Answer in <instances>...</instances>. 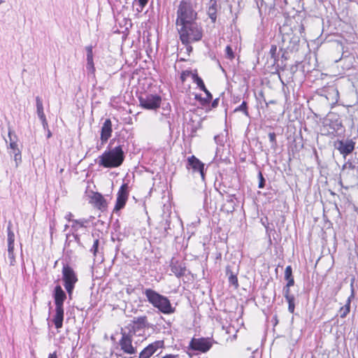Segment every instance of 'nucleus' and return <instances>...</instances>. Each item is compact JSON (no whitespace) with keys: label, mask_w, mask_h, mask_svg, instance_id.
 Segmentation results:
<instances>
[{"label":"nucleus","mask_w":358,"mask_h":358,"mask_svg":"<svg viewBox=\"0 0 358 358\" xmlns=\"http://www.w3.org/2000/svg\"><path fill=\"white\" fill-rule=\"evenodd\" d=\"M143 294L146 296L148 302L161 313L169 315L175 312L176 308L172 306L166 296L150 288L144 289Z\"/></svg>","instance_id":"nucleus-1"},{"label":"nucleus","mask_w":358,"mask_h":358,"mask_svg":"<svg viewBox=\"0 0 358 358\" xmlns=\"http://www.w3.org/2000/svg\"><path fill=\"white\" fill-rule=\"evenodd\" d=\"M124 159V154L121 145L106 150L99 157L98 164L105 168H115L120 166Z\"/></svg>","instance_id":"nucleus-2"},{"label":"nucleus","mask_w":358,"mask_h":358,"mask_svg":"<svg viewBox=\"0 0 358 358\" xmlns=\"http://www.w3.org/2000/svg\"><path fill=\"white\" fill-rule=\"evenodd\" d=\"M176 26L195 22L197 13L191 0H182L177 9Z\"/></svg>","instance_id":"nucleus-3"},{"label":"nucleus","mask_w":358,"mask_h":358,"mask_svg":"<svg viewBox=\"0 0 358 358\" xmlns=\"http://www.w3.org/2000/svg\"><path fill=\"white\" fill-rule=\"evenodd\" d=\"M177 27L182 44H190L192 42L200 41L202 38L201 29L196 22Z\"/></svg>","instance_id":"nucleus-4"},{"label":"nucleus","mask_w":358,"mask_h":358,"mask_svg":"<svg viewBox=\"0 0 358 358\" xmlns=\"http://www.w3.org/2000/svg\"><path fill=\"white\" fill-rule=\"evenodd\" d=\"M358 182V166L352 163L345 164L341 173V180L339 184L342 187L348 189L349 186L357 183Z\"/></svg>","instance_id":"nucleus-5"},{"label":"nucleus","mask_w":358,"mask_h":358,"mask_svg":"<svg viewBox=\"0 0 358 358\" xmlns=\"http://www.w3.org/2000/svg\"><path fill=\"white\" fill-rule=\"evenodd\" d=\"M121 338L117 344L120 350L126 355H136L137 354L138 341H134V336L126 332L123 329L120 331Z\"/></svg>","instance_id":"nucleus-6"},{"label":"nucleus","mask_w":358,"mask_h":358,"mask_svg":"<svg viewBox=\"0 0 358 358\" xmlns=\"http://www.w3.org/2000/svg\"><path fill=\"white\" fill-rule=\"evenodd\" d=\"M150 327V324L148 322L146 316H141L134 317L133 320L128 324L123 330L133 336H143L145 329Z\"/></svg>","instance_id":"nucleus-7"},{"label":"nucleus","mask_w":358,"mask_h":358,"mask_svg":"<svg viewBox=\"0 0 358 358\" xmlns=\"http://www.w3.org/2000/svg\"><path fill=\"white\" fill-rule=\"evenodd\" d=\"M62 278L64 282V287L71 298L78 278L73 268L67 264L63 266Z\"/></svg>","instance_id":"nucleus-8"},{"label":"nucleus","mask_w":358,"mask_h":358,"mask_svg":"<svg viewBox=\"0 0 358 358\" xmlns=\"http://www.w3.org/2000/svg\"><path fill=\"white\" fill-rule=\"evenodd\" d=\"M161 96L157 94H145L139 97L141 106L148 110H155L160 106Z\"/></svg>","instance_id":"nucleus-9"},{"label":"nucleus","mask_w":358,"mask_h":358,"mask_svg":"<svg viewBox=\"0 0 358 358\" xmlns=\"http://www.w3.org/2000/svg\"><path fill=\"white\" fill-rule=\"evenodd\" d=\"M335 148L343 157H346L355 150V142L352 139L338 141L335 143Z\"/></svg>","instance_id":"nucleus-10"},{"label":"nucleus","mask_w":358,"mask_h":358,"mask_svg":"<svg viewBox=\"0 0 358 358\" xmlns=\"http://www.w3.org/2000/svg\"><path fill=\"white\" fill-rule=\"evenodd\" d=\"M128 189L129 186L127 183L122 184L120 187L117 195L116 204L114 208L115 211H118L124 207L129 196Z\"/></svg>","instance_id":"nucleus-11"},{"label":"nucleus","mask_w":358,"mask_h":358,"mask_svg":"<svg viewBox=\"0 0 358 358\" xmlns=\"http://www.w3.org/2000/svg\"><path fill=\"white\" fill-rule=\"evenodd\" d=\"M189 345L194 350L206 352L211 348L212 343L209 338H192Z\"/></svg>","instance_id":"nucleus-12"},{"label":"nucleus","mask_w":358,"mask_h":358,"mask_svg":"<svg viewBox=\"0 0 358 358\" xmlns=\"http://www.w3.org/2000/svg\"><path fill=\"white\" fill-rule=\"evenodd\" d=\"M187 169H192L194 172L199 173L202 180H204V164L202 163L195 156L192 155L191 157H188Z\"/></svg>","instance_id":"nucleus-13"},{"label":"nucleus","mask_w":358,"mask_h":358,"mask_svg":"<svg viewBox=\"0 0 358 358\" xmlns=\"http://www.w3.org/2000/svg\"><path fill=\"white\" fill-rule=\"evenodd\" d=\"M113 129L112 123L110 119H106L103 122L101 130V145L106 143L111 136Z\"/></svg>","instance_id":"nucleus-14"},{"label":"nucleus","mask_w":358,"mask_h":358,"mask_svg":"<svg viewBox=\"0 0 358 358\" xmlns=\"http://www.w3.org/2000/svg\"><path fill=\"white\" fill-rule=\"evenodd\" d=\"M53 296L55 307L63 308L64 301L66 299V294L60 285H57L55 287Z\"/></svg>","instance_id":"nucleus-15"},{"label":"nucleus","mask_w":358,"mask_h":358,"mask_svg":"<svg viewBox=\"0 0 358 358\" xmlns=\"http://www.w3.org/2000/svg\"><path fill=\"white\" fill-rule=\"evenodd\" d=\"M161 341H156L145 348L139 354V358H150L161 346Z\"/></svg>","instance_id":"nucleus-16"},{"label":"nucleus","mask_w":358,"mask_h":358,"mask_svg":"<svg viewBox=\"0 0 358 358\" xmlns=\"http://www.w3.org/2000/svg\"><path fill=\"white\" fill-rule=\"evenodd\" d=\"M282 294L288 303V310L291 313H294L295 309V296L291 293L290 287H284Z\"/></svg>","instance_id":"nucleus-17"},{"label":"nucleus","mask_w":358,"mask_h":358,"mask_svg":"<svg viewBox=\"0 0 358 358\" xmlns=\"http://www.w3.org/2000/svg\"><path fill=\"white\" fill-rule=\"evenodd\" d=\"M91 203L94 205L95 207L100 210H105L107 207L106 200L103 198L102 194L98 192L93 193L91 197Z\"/></svg>","instance_id":"nucleus-18"},{"label":"nucleus","mask_w":358,"mask_h":358,"mask_svg":"<svg viewBox=\"0 0 358 358\" xmlns=\"http://www.w3.org/2000/svg\"><path fill=\"white\" fill-rule=\"evenodd\" d=\"M64 320V308L55 307V315L52 319V322L56 329H60L62 327Z\"/></svg>","instance_id":"nucleus-19"},{"label":"nucleus","mask_w":358,"mask_h":358,"mask_svg":"<svg viewBox=\"0 0 358 358\" xmlns=\"http://www.w3.org/2000/svg\"><path fill=\"white\" fill-rule=\"evenodd\" d=\"M219 5L216 0H210L209 2V6L207 9V14L212 22H215L217 19V12L218 10Z\"/></svg>","instance_id":"nucleus-20"},{"label":"nucleus","mask_w":358,"mask_h":358,"mask_svg":"<svg viewBox=\"0 0 358 358\" xmlns=\"http://www.w3.org/2000/svg\"><path fill=\"white\" fill-rule=\"evenodd\" d=\"M9 148L10 149V155H13L15 166H17L22 161V155L17 142L9 143Z\"/></svg>","instance_id":"nucleus-21"},{"label":"nucleus","mask_w":358,"mask_h":358,"mask_svg":"<svg viewBox=\"0 0 358 358\" xmlns=\"http://www.w3.org/2000/svg\"><path fill=\"white\" fill-rule=\"evenodd\" d=\"M351 286L352 287V283L351 284ZM353 298H354V289L352 287V293H351L350 296L348 298L345 304L343 306H342L338 311L339 314H340V317L341 318H345L347 316V315L350 313V303H351L352 299H353Z\"/></svg>","instance_id":"nucleus-22"},{"label":"nucleus","mask_w":358,"mask_h":358,"mask_svg":"<svg viewBox=\"0 0 358 358\" xmlns=\"http://www.w3.org/2000/svg\"><path fill=\"white\" fill-rule=\"evenodd\" d=\"M171 270L172 273L178 278H180L185 275V267L178 263L172 262L171 264Z\"/></svg>","instance_id":"nucleus-23"},{"label":"nucleus","mask_w":358,"mask_h":358,"mask_svg":"<svg viewBox=\"0 0 358 358\" xmlns=\"http://www.w3.org/2000/svg\"><path fill=\"white\" fill-rule=\"evenodd\" d=\"M188 73H191V76L194 82L197 85L201 90H206V87L203 80L199 76H198L196 71L195 72H188Z\"/></svg>","instance_id":"nucleus-24"},{"label":"nucleus","mask_w":358,"mask_h":358,"mask_svg":"<svg viewBox=\"0 0 358 358\" xmlns=\"http://www.w3.org/2000/svg\"><path fill=\"white\" fill-rule=\"evenodd\" d=\"M36 113L38 117L39 118L45 117V113L43 111V105L41 99L39 96H36Z\"/></svg>","instance_id":"nucleus-25"},{"label":"nucleus","mask_w":358,"mask_h":358,"mask_svg":"<svg viewBox=\"0 0 358 358\" xmlns=\"http://www.w3.org/2000/svg\"><path fill=\"white\" fill-rule=\"evenodd\" d=\"M71 228L73 231H77L80 228L85 227L87 220L85 219L73 220H72Z\"/></svg>","instance_id":"nucleus-26"},{"label":"nucleus","mask_w":358,"mask_h":358,"mask_svg":"<svg viewBox=\"0 0 358 358\" xmlns=\"http://www.w3.org/2000/svg\"><path fill=\"white\" fill-rule=\"evenodd\" d=\"M227 275L229 276V282L230 284L234 285L236 287H238V278L235 274L229 269V267L227 268Z\"/></svg>","instance_id":"nucleus-27"},{"label":"nucleus","mask_w":358,"mask_h":358,"mask_svg":"<svg viewBox=\"0 0 358 358\" xmlns=\"http://www.w3.org/2000/svg\"><path fill=\"white\" fill-rule=\"evenodd\" d=\"M11 223L9 222L8 227H7V231H8V238L7 241L8 244H14L15 241V234L13 231L11 230Z\"/></svg>","instance_id":"nucleus-28"},{"label":"nucleus","mask_w":358,"mask_h":358,"mask_svg":"<svg viewBox=\"0 0 358 358\" xmlns=\"http://www.w3.org/2000/svg\"><path fill=\"white\" fill-rule=\"evenodd\" d=\"M239 111L243 112L246 116H249L247 103L245 101H243L242 103L234 110V113Z\"/></svg>","instance_id":"nucleus-29"},{"label":"nucleus","mask_w":358,"mask_h":358,"mask_svg":"<svg viewBox=\"0 0 358 358\" xmlns=\"http://www.w3.org/2000/svg\"><path fill=\"white\" fill-rule=\"evenodd\" d=\"M148 2V0H134L133 4L134 5L136 3H138V7L136 8V10L138 13H141L143 11Z\"/></svg>","instance_id":"nucleus-30"},{"label":"nucleus","mask_w":358,"mask_h":358,"mask_svg":"<svg viewBox=\"0 0 358 358\" xmlns=\"http://www.w3.org/2000/svg\"><path fill=\"white\" fill-rule=\"evenodd\" d=\"M86 69L88 74L94 75L95 72V67L94 64V62H87Z\"/></svg>","instance_id":"nucleus-31"},{"label":"nucleus","mask_w":358,"mask_h":358,"mask_svg":"<svg viewBox=\"0 0 358 358\" xmlns=\"http://www.w3.org/2000/svg\"><path fill=\"white\" fill-rule=\"evenodd\" d=\"M269 54L271 55V57L273 59L274 62L278 60L277 56V46L275 45H272L269 51Z\"/></svg>","instance_id":"nucleus-32"},{"label":"nucleus","mask_w":358,"mask_h":358,"mask_svg":"<svg viewBox=\"0 0 358 358\" xmlns=\"http://www.w3.org/2000/svg\"><path fill=\"white\" fill-rule=\"evenodd\" d=\"M93 47L92 45L87 46L85 48L87 52V62L93 61Z\"/></svg>","instance_id":"nucleus-33"},{"label":"nucleus","mask_w":358,"mask_h":358,"mask_svg":"<svg viewBox=\"0 0 358 358\" xmlns=\"http://www.w3.org/2000/svg\"><path fill=\"white\" fill-rule=\"evenodd\" d=\"M99 245V239L94 240L93 245H92V248L90 249V252L93 253L94 257L96 256V254L98 252Z\"/></svg>","instance_id":"nucleus-34"},{"label":"nucleus","mask_w":358,"mask_h":358,"mask_svg":"<svg viewBox=\"0 0 358 358\" xmlns=\"http://www.w3.org/2000/svg\"><path fill=\"white\" fill-rule=\"evenodd\" d=\"M268 138L270 142L272 143V148H275L277 146L276 135L274 132H270L268 134Z\"/></svg>","instance_id":"nucleus-35"},{"label":"nucleus","mask_w":358,"mask_h":358,"mask_svg":"<svg viewBox=\"0 0 358 358\" xmlns=\"http://www.w3.org/2000/svg\"><path fill=\"white\" fill-rule=\"evenodd\" d=\"M292 268L291 266H287L285 271V279L289 280L290 278H292Z\"/></svg>","instance_id":"nucleus-36"},{"label":"nucleus","mask_w":358,"mask_h":358,"mask_svg":"<svg viewBox=\"0 0 358 358\" xmlns=\"http://www.w3.org/2000/svg\"><path fill=\"white\" fill-rule=\"evenodd\" d=\"M203 92L206 94V97L203 98L202 99V101H203V103H208L212 99L213 96H212L211 93L207 89H206V90H203Z\"/></svg>","instance_id":"nucleus-37"},{"label":"nucleus","mask_w":358,"mask_h":358,"mask_svg":"<svg viewBox=\"0 0 358 358\" xmlns=\"http://www.w3.org/2000/svg\"><path fill=\"white\" fill-rule=\"evenodd\" d=\"M258 177H259V180L258 187L260 189L264 188L265 186V179H264L262 172L259 173Z\"/></svg>","instance_id":"nucleus-38"},{"label":"nucleus","mask_w":358,"mask_h":358,"mask_svg":"<svg viewBox=\"0 0 358 358\" xmlns=\"http://www.w3.org/2000/svg\"><path fill=\"white\" fill-rule=\"evenodd\" d=\"M8 259L10 265L14 266L15 264V257L14 255V252L8 253Z\"/></svg>","instance_id":"nucleus-39"},{"label":"nucleus","mask_w":358,"mask_h":358,"mask_svg":"<svg viewBox=\"0 0 358 358\" xmlns=\"http://www.w3.org/2000/svg\"><path fill=\"white\" fill-rule=\"evenodd\" d=\"M225 51L226 55L229 59H232L234 57L233 50L229 45L227 46Z\"/></svg>","instance_id":"nucleus-40"},{"label":"nucleus","mask_w":358,"mask_h":358,"mask_svg":"<svg viewBox=\"0 0 358 358\" xmlns=\"http://www.w3.org/2000/svg\"><path fill=\"white\" fill-rule=\"evenodd\" d=\"M8 138L9 143L17 142V139L16 135L11 130L8 131Z\"/></svg>","instance_id":"nucleus-41"},{"label":"nucleus","mask_w":358,"mask_h":358,"mask_svg":"<svg viewBox=\"0 0 358 358\" xmlns=\"http://www.w3.org/2000/svg\"><path fill=\"white\" fill-rule=\"evenodd\" d=\"M39 119L41 120V121L42 122V125H43V129H46L48 128V122H47L45 116L43 117H41Z\"/></svg>","instance_id":"nucleus-42"},{"label":"nucleus","mask_w":358,"mask_h":358,"mask_svg":"<svg viewBox=\"0 0 358 358\" xmlns=\"http://www.w3.org/2000/svg\"><path fill=\"white\" fill-rule=\"evenodd\" d=\"M287 280V282L285 287H291L292 286H293L294 285V278H290V279Z\"/></svg>","instance_id":"nucleus-43"},{"label":"nucleus","mask_w":358,"mask_h":358,"mask_svg":"<svg viewBox=\"0 0 358 358\" xmlns=\"http://www.w3.org/2000/svg\"><path fill=\"white\" fill-rule=\"evenodd\" d=\"M162 358H180V357L178 355L168 354L162 357Z\"/></svg>","instance_id":"nucleus-44"},{"label":"nucleus","mask_w":358,"mask_h":358,"mask_svg":"<svg viewBox=\"0 0 358 358\" xmlns=\"http://www.w3.org/2000/svg\"><path fill=\"white\" fill-rule=\"evenodd\" d=\"M73 217V214L71 213H69L65 215V219L69 222H72L71 217Z\"/></svg>","instance_id":"nucleus-45"},{"label":"nucleus","mask_w":358,"mask_h":358,"mask_svg":"<svg viewBox=\"0 0 358 358\" xmlns=\"http://www.w3.org/2000/svg\"><path fill=\"white\" fill-rule=\"evenodd\" d=\"M14 252V244H8V253Z\"/></svg>","instance_id":"nucleus-46"},{"label":"nucleus","mask_w":358,"mask_h":358,"mask_svg":"<svg viewBox=\"0 0 358 358\" xmlns=\"http://www.w3.org/2000/svg\"><path fill=\"white\" fill-rule=\"evenodd\" d=\"M188 72H190L189 71H184L181 76V78L182 80H185V76H191V73H188Z\"/></svg>","instance_id":"nucleus-47"},{"label":"nucleus","mask_w":358,"mask_h":358,"mask_svg":"<svg viewBox=\"0 0 358 358\" xmlns=\"http://www.w3.org/2000/svg\"><path fill=\"white\" fill-rule=\"evenodd\" d=\"M219 103V99H215L212 103V108H216Z\"/></svg>","instance_id":"nucleus-48"},{"label":"nucleus","mask_w":358,"mask_h":358,"mask_svg":"<svg viewBox=\"0 0 358 358\" xmlns=\"http://www.w3.org/2000/svg\"><path fill=\"white\" fill-rule=\"evenodd\" d=\"M186 45V50L189 53L192 51V47L189 44H185Z\"/></svg>","instance_id":"nucleus-49"},{"label":"nucleus","mask_w":358,"mask_h":358,"mask_svg":"<svg viewBox=\"0 0 358 358\" xmlns=\"http://www.w3.org/2000/svg\"><path fill=\"white\" fill-rule=\"evenodd\" d=\"M48 358H57L56 352H54L53 353H50L48 356Z\"/></svg>","instance_id":"nucleus-50"},{"label":"nucleus","mask_w":358,"mask_h":358,"mask_svg":"<svg viewBox=\"0 0 358 358\" xmlns=\"http://www.w3.org/2000/svg\"><path fill=\"white\" fill-rule=\"evenodd\" d=\"M102 145H101V143L100 145H98L96 146V148H97L98 150H100V149L101 148Z\"/></svg>","instance_id":"nucleus-51"},{"label":"nucleus","mask_w":358,"mask_h":358,"mask_svg":"<svg viewBox=\"0 0 358 358\" xmlns=\"http://www.w3.org/2000/svg\"><path fill=\"white\" fill-rule=\"evenodd\" d=\"M51 132L50 131V130H48V138H50L51 136Z\"/></svg>","instance_id":"nucleus-52"},{"label":"nucleus","mask_w":358,"mask_h":358,"mask_svg":"<svg viewBox=\"0 0 358 358\" xmlns=\"http://www.w3.org/2000/svg\"><path fill=\"white\" fill-rule=\"evenodd\" d=\"M69 227V225L68 224H66L64 226V231H66L67 229V228Z\"/></svg>","instance_id":"nucleus-53"},{"label":"nucleus","mask_w":358,"mask_h":358,"mask_svg":"<svg viewBox=\"0 0 358 358\" xmlns=\"http://www.w3.org/2000/svg\"><path fill=\"white\" fill-rule=\"evenodd\" d=\"M76 240H77L78 241H79V238L78 237L77 235L76 236Z\"/></svg>","instance_id":"nucleus-54"},{"label":"nucleus","mask_w":358,"mask_h":358,"mask_svg":"<svg viewBox=\"0 0 358 358\" xmlns=\"http://www.w3.org/2000/svg\"><path fill=\"white\" fill-rule=\"evenodd\" d=\"M3 3L2 0H0V5Z\"/></svg>","instance_id":"nucleus-55"}]
</instances>
